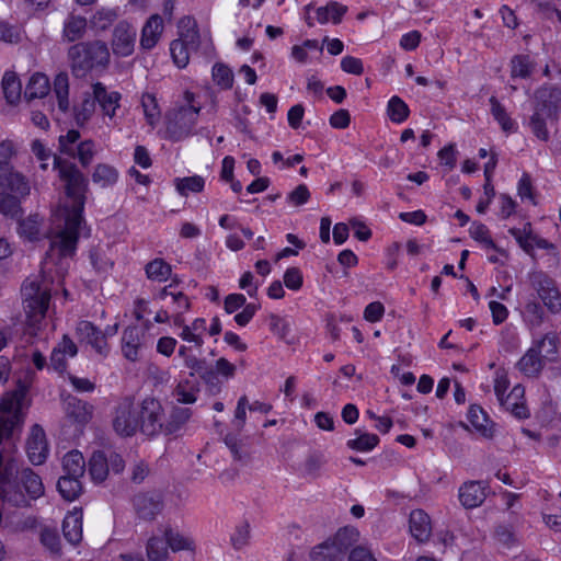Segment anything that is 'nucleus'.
<instances>
[{
	"label": "nucleus",
	"mask_w": 561,
	"mask_h": 561,
	"mask_svg": "<svg viewBox=\"0 0 561 561\" xmlns=\"http://www.w3.org/2000/svg\"><path fill=\"white\" fill-rule=\"evenodd\" d=\"M494 538L505 547H512L515 542L513 527L506 524H499L494 529Z\"/></svg>",
	"instance_id": "nucleus-57"
},
{
	"label": "nucleus",
	"mask_w": 561,
	"mask_h": 561,
	"mask_svg": "<svg viewBox=\"0 0 561 561\" xmlns=\"http://www.w3.org/2000/svg\"><path fill=\"white\" fill-rule=\"evenodd\" d=\"M191 415V409L174 405L169 414L168 420L163 423V433L167 435L178 433L190 420Z\"/></svg>",
	"instance_id": "nucleus-26"
},
{
	"label": "nucleus",
	"mask_w": 561,
	"mask_h": 561,
	"mask_svg": "<svg viewBox=\"0 0 561 561\" xmlns=\"http://www.w3.org/2000/svg\"><path fill=\"white\" fill-rule=\"evenodd\" d=\"M162 31V18L158 14L151 15L142 27L140 47L146 50L153 48L157 45Z\"/></svg>",
	"instance_id": "nucleus-19"
},
{
	"label": "nucleus",
	"mask_w": 561,
	"mask_h": 561,
	"mask_svg": "<svg viewBox=\"0 0 561 561\" xmlns=\"http://www.w3.org/2000/svg\"><path fill=\"white\" fill-rule=\"evenodd\" d=\"M67 57L76 78L85 77L96 67L105 68L110 62V50L102 41L80 42L69 47Z\"/></svg>",
	"instance_id": "nucleus-2"
},
{
	"label": "nucleus",
	"mask_w": 561,
	"mask_h": 561,
	"mask_svg": "<svg viewBox=\"0 0 561 561\" xmlns=\"http://www.w3.org/2000/svg\"><path fill=\"white\" fill-rule=\"evenodd\" d=\"M411 535L421 542L428 540L432 527L430 516L422 510H414L410 514Z\"/></svg>",
	"instance_id": "nucleus-20"
},
{
	"label": "nucleus",
	"mask_w": 561,
	"mask_h": 561,
	"mask_svg": "<svg viewBox=\"0 0 561 561\" xmlns=\"http://www.w3.org/2000/svg\"><path fill=\"white\" fill-rule=\"evenodd\" d=\"M164 537L168 547H170L173 551L191 549L192 541L187 538H184L179 533L173 531L172 529H167L164 531Z\"/></svg>",
	"instance_id": "nucleus-53"
},
{
	"label": "nucleus",
	"mask_w": 561,
	"mask_h": 561,
	"mask_svg": "<svg viewBox=\"0 0 561 561\" xmlns=\"http://www.w3.org/2000/svg\"><path fill=\"white\" fill-rule=\"evenodd\" d=\"M76 333L81 342L90 344L99 354L106 355L108 352L105 333L92 322L82 320L77 324Z\"/></svg>",
	"instance_id": "nucleus-14"
},
{
	"label": "nucleus",
	"mask_w": 561,
	"mask_h": 561,
	"mask_svg": "<svg viewBox=\"0 0 561 561\" xmlns=\"http://www.w3.org/2000/svg\"><path fill=\"white\" fill-rule=\"evenodd\" d=\"M213 78L216 84L222 89H230L233 84L232 70L220 62H217L213 67Z\"/></svg>",
	"instance_id": "nucleus-48"
},
{
	"label": "nucleus",
	"mask_w": 561,
	"mask_h": 561,
	"mask_svg": "<svg viewBox=\"0 0 561 561\" xmlns=\"http://www.w3.org/2000/svg\"><path fill=\"white\" fill-rule=\"evenodd\" d=\"M556 90L541 88L535 93L534 114L530 117L529 126L534 135L540 140H549L546 121L556 118L558 112Z\"/></svg>",
	"instance_id": "nucleus-5"
},
{
	"label": "nucleus",
	"mask_w": 561,
	"mask_h": 561,
	"mask_svg": "<svg viewBox=\"0 0 561 561\" xmlns=\"http://www.w3.org/2000/svg\"><path fill=\"white\" fill-rule=\"evenodd\" d=\"M19 221V233L21 236L26 237L30 240H33L38 234V220L37 216H30L26 219H20Z\"/></svg>",
	"instance_id": "nucleus-54"
},
{
	"label": "nucleus",
	"mask_w": 561,
	"mask_h": 561,
	"mask_svg": "<svg viewBox=\"0 0 561 561\" xmlns=\"http://www.w3.org/2000/svg\"><path fill=\"white\" fill-rule=\"evenodd\" d=\"M511 234L516 239L519 247L528 254L534 252V234L531 232H522L519 229H511Z\"/></svg>",
	"instance_id": "nucleus-62"
},
{
	"label": "nucleus",
	"mask_w": 561,
	"mask_h": 561,
	"mask_svg": "<svg viewBox=\"0 0 561 561\" xmlns=\"http://www.w3.org/2000/svg\"><path fill=\"white\" fill-rule=\"evenodd\" d=\"M136 28L126 21H121L113 30L112 49L116 56L127 57L133 54L136 41Z\"/></svg>",
	"instance_id": "nucleus-11"
},
{
	"label": "nucleus",
	"mask_w": 561,
	"mask_h": 561,
	"mask_svg": "<svg viewBox=\"0 0 561 561\" xmlns=\"http://www.w3.org/2000/svg\"><path fill=\"white\" fill-rule=\"evenodd\" d=\"M531 286L537 290L545 306L553 313L561 310V295L554 286V282L541 272L529 275Z\"/></svg>",
	"instance_id": "nucleus-10"
},
{
	"label": "nucleus",
	"mask_w": 561,
	"mask_h": 561,
	"mask_svg": "<svg viewBox=\"0 0 561 561\" xmlns=\"http://www.w3.org/2000/svg\"><path fill=\"white\" fill-rule=\"evenodd\" d=\"M191 47L186 46L180 41H172L170 45V53L174 64L179 68H184L188 64Z\"/></svg>",
	"instance_id": "nucleus-49"
},
{
	"label": "nucleus",
	"mask_w": 561,
	"mask_h": 561,
	"mask_svg": "<svg viewBox=\"0 0 561 561\" xmlns=\"http://www.w3.org/2000/svg\"><path fill=\"white\" fill-rule=\"evenodd\" d=\"M89 473L96 483L103 482L108 474L107 456L102 450L92 454L89 460Z\"/></svg>",
	"instance_id": "nucleus-30"
},
{
	"label": "nucleus",
	"mask_w": 561,
	"mask_h": 561,
	"mask_svg": "<svg viewBox=\"0 0 561 561\" xmlns=\"http://www.w3.org/2000/svg\"><path fill=\"white\" fill-rule=\"evenodd\" d=\"M22 198L10 192H0V214L11 219L20 220L24 214L21 206Z\"/></svg>",
	"instance_id": "nucleus-24"
},
{
	"label": "nucleus",
	"mask_w": 561,
	"mask_h": 561,
	"mask_svg": "<svg viewBox=\"0 0 561 561\" xmlns=\"http://www.w3.org/2000/svg\"><path fill=\"white\" fill-rule=\"evenodd\" d=\"M26 454L28 460L35 466L44 463L48 456L46 434L38 424L33 425L31 428V434L26 442Z\"/></svg>",
	"instance_id": "nucleus-13"
},
{
	"label": "nucleus",
	"mask_w": 561,
	"mask_h": 561,
	"mask_svg": "<svg viewBox=\"0 0 561 561\" xmlns=\"http://www.w3.org/2000/svg\"><path fill=\"white\" fill-rule=\"evenodd\" d=\"M80 478L67 474L59 478L57 488L65 500L73 501L79 496L82 490Z\"/></svg>",
	"instance_id": "nucleus-33"
},
{
	"label": "nucleus",
	"mask_w": 561,
	"mask_h": 561,
	"mask_svg": "<svg viewBox=\"0 0 561 561\" xmlns=\"http://www.w3.org/2000/svg\"><path fill=\"white\" fill-rule=\"evenodd\" d=\"M50 85L48 78L43 73H34L26 84L24 98L27 101L42 99L49 92Z\"/></svg>",
	"instance_id": "nucleus-27"
},
{
	"label": "nucleus",
	"mask_w": 561,
	"mask_h": 561,
	"mask_svg": "<svg viewBox=\"0 0 561 561\" xmlns=\"http://www.w3.org/2000/svg\"><path fill=\"white\" fill-rule=\"evenodd\" d=\"M2 90L5 100L10 104H15L21 98L22 85L14 71H5L2 81Z\"/></svg>",
	"instance_id": "nucleus-32"
},
{
	"label": "nucleus",
	"mask_w": 561,
	"mask_h": 561,
	"mask_svg": "<svg viewBox=\"0 0 561 561\" xmlns=\"http://www.w3.org/2000/svg\"><path fill=\"white\" fill-rule=\"evenodd\" d=\"M168 554V543L160 537H151L147 542L148 561H162Z\"/></svg>",
	"instance_id": "nucleus-45"
},
{
	"label": "nucleus",
	"mask_w": 561,
	"mask_h": 561,
	"mask_svg": "<svg viewBox=\"0 0 561 561\" xmlns=\"http://www.w3.org/2000/svg\"><path fill=\"white\" fill-rule=\"evenodd\" d=\"M284 284L291 290H298L302 286V274L298 267H289L284 274Z\"/></svg>",
	"instance_id": "nucleus-63"
},
{
	"label": "nucleus",
	"mask_w": 561,
	"mask_h": 561,
	"mask_svg": "<svg viewBox=\"0 0 561 561\" xmlns=\"http://www.w3.org/2000/svg\"><path fill=\"white\" fill-rule=\"evenodd\" d=\"M80 133L76 129L69 130L66 135L59 137V148L65 154L75 157V144L79 140Z\"/></svg>",
	"instance_id": "nucleus-55"
},
{
	"label": "nucleus",
	"mask_w": 561,
	"mask_h": 561,
	"mask_svg": "<svg viewBox=\"0 0 561 561\" xmlns=\"http://www.w3.org/2000/svg\"><path fill=\"white\" fill-rule=\"evenodd\" d=\"M250 525L248 522L239 524L230 537L231 545L234 549L240 550L249 543Z\"/></svg>",
	"instance_id": "nucleus-51"
},
{
	"label": "nucleus",
	"mask_w": 561,
	"mask_h": 561,
	"mask_svg": "<svg viewBox=\"0 0 561 561\" xmlns=\"http://www.w3.org/2000/svg\"><path fill=\"white\" fill-rule=\"evenodd\" d=\"M54 93L58 102V110L66 114L70 110L69 78L67 72H59L54 79Z\"/></svg>",
	"instance_id": "nucleus-29"
},
{
	"label": "nucleus",
	"mask_w": 561,
	"mask_h": 561,
	"mask_svg": "<svg viewBox=\"0 0 561 561\" xmlns=\"http://www.w3.org/2000/svg\"><path fill=\"white\" fill-rule=\"evenodd\" d=\"M87 32V19L79 15H70L64 24L62 35L68 42L81 39Z\"/></svg>",
	"instance_id": "nucleus-31"
},
{
	"label": "nucleus",
	"mask_w": 561,
	"mask_h": 561,
	"mask_svg": "<svg viewBox=\"0 0 561 561\" xmlns=\"http://www.w3.org/2000/svg\"><path fill=\"white\" fill-rule=\"evenodd\" d=\"M327 463V459L321 453L310 454L305 462V470L307 474L317 477L320 469Z\"/></svg>",
	"instance_id": "nucleus-58"
},
{
	"label": "nucleus",
	"mask_w": 561,
	"mask_h": 561,
	"mask_svg": "<svg viewBox=\"0 0 561 561\" xmlns=\"http://www.w3.org/2000/svg\"><path fill=\"white\" fill-rule=\"evenodd\" d=\"M93 94L101 106L104 115L114 117L116 108L119 106L121 94L116 91L107 92L105 85L96 82L92 85Z\"/></svg>",
	"instance_id": "nucleus-18"
},
{
	"label": "nucleus",
	"mask_w": 561,
	"mask_h": 561,
	"mask_svg": "<svg viewBox=\"0 0 561 561\" xmlns=\"http://www.w3.org/2000/svg\"><path fill=\"white\" fill-rule=\"evenodd\" d=\"M346 12V5L336 1H330L327 5L317 9V20L320 24H325L330 20L333 24H339Z\"/></svg>",
	"instance_id": "nucleus-28"
},
{
	"label": "nucleus",
	"mask_w": 561,
	"mask_h": 561,
	"mask_svg": "<svg viewBox=\"0 0 561 561\" xmlns=\"http://www.w3.org/2000/svg\"><path fill=\"white\" fill-rule=\"evenodd\" d=\"M468 421L481 436L488 439L493 438L495 424L489 419L486 412L480 405L472 404L469 408Z\"/></svg>",
	"instance_id": "nucleus-17"
},
{
	"label": "nucleus",
	"mask_w": 561,
	"mask_h": 561,
	"mask_svg": "<svg viewBox=\"0 0 561 561\" xmlns=\"http://www.w3.org/2000/svg\"><path fill=\"white\" fill-rule=\"evenodd\" d=\"M145 272L150 280L161 283L170 277L172 268L163 259H154L146 264Z\"/></svg>",
	"instance_id": "nucleus-35"
},
{
	"label": "nucleus",
	"mask_w": 561,
	"mask_h": 561,
	"mask_svg": "<svg viewBox=\"0 0 561 561\" xmlns=\"http://www.w3.org/2000/svg\"><path fill=\"white\" fill-rule=\"evenodd\" d=\"M225 444L230 449L234 460L245 461L249 458L248 450L236 435L228 434L225 437Z\"/></svg>",
	"instance_id": "nucleus-52"
},
{
	"label": "nucleus",
	"mask_w": 561,
	"mask_h": 561,
	"mask_svg": "<svg viewBox=\"0 0 561 561\" xmlns=\"http://www.w3.org/2000/svg\"><path fill=\"white\" fill-rule=\"evenodd\" d=\"M486 485L481 481H469L459 489V501L466 508L480 506L486 497Z\"/></svg>",
	"instance_id": "nucleus-16"
},
{
	"label": "nucleus",
	"mask_w": 561,
	"mask_h": 561,
	"mask_svg": "<svg viewBox=\"0 0 561 561\" xmlns=\"http://www.w3.org/2000/svg\"><path fill=\"white\" fill-rule=\"evenodd\" d=\"M64 537L71 543L78 545L82 539V513L70 512L62 522Z\"/></svg>",
	"instance_id": "nucleus-21"
},
{
	"label": "nucleus",
	"mask_w": 561,
	"mask_h": 561,
	"mask_svg": "<svg viewBox=\"0 0 561 561\" xmlns=\"http://www.w3.org/2000/svg\"><path fill=\"white\" fill-rule=\"evenodd\" d=\"M95 96L92 93H84L82 102L79 106H76L75 110V118L78 125H84L93 115L95 111Z\"/></svg>",
	"instance_id": "nucleus-40"
},
{
	"label": "nucleus",
	"mask_w": 561,
	"mask_h": 561,
	"mask_svg": "<svg viewBox=\"0 0 561 561\" xmlns=\"http://www.w3.org/2000/svg\"><path fill=\"white\" fill-rule=\"evenodd\" d=\"M41 542L53 553L60 551V539L56 530L45 528L41 533Z\"/></svg>",
	"instance_id": "nucleus-60"
},
{
	"label": "nucleus",
	"mask_w": 561,
	"mask_h": 561,
	"mask_svg": "<svg viewBox=\"0 0 561 561\" xmlns=\"http://www.w3.org/2000/svg\"><path fill=\"white\" fill-rule=\"evenodd\" d=\"M92 180L102 186L112 185L117 180V171L108 164H98L92 174Z\"/></svg>",
	"instance_id": "nucleus-46"
},
{
	"label": "nucleus",
	"mask_w": 561,
	"mask_h": 561,
	"mask_svg": "<svg viewBox=\"0 0 561 561\" xmlns=\"http://www.w3.org/2000/svg\"><path fill=\"white\" fill-rule=\"evenodd\" d=\"M359 534L355 528H341L337 533L317 545L310 552L312 561H344L347 552L358 541Z\"/></svg>",
	"instance_id": "nucleus-4"
},
{
	"label": "nucleus",
	"mask_w": 561,
	"mask_h": 561,
	"mask_svg": "<svg viewBox=\"0 0 561 561\" xmlns=\"http://www.w3.org/2000/svg\"><path fill=\"white\" fill-rule=\"evenodd\" d=\"M559 337L554 333H547L542 339L536 341L534 346L538 350L540 356L548 360H553L558 352Z\"/></svg>",
	"instance_id": "nucleus-37"
},
{
	"label": "nucleus",
	"mask_w": 561,
	"mask_h": 561,
	"mask_svg": "<svg viewBox=\"0 0 561 561\" xmlns=\"http://www.w3.org/2000/svg\"><path fill=\"white\" fill-rule=\"evenodd\" d=\"M117 19L114 9H100L90 19L91 26L95 30L105 31Z\"/></svg>",
	"instance_id": "nucleus-44"
},
{
	"label": "nucleus",
	"mask_w": 561,
	"mask_h": 561,
	"mask_svg": "<svg viewBox=\"0 0 561 561\" xmlns=\"http://www.w3.org/2000/svg\"><path fill=\"white\" fill-rule=\"evenodd\" d=\"M387 114L391 122L401 124L410 114L408 104L399 96H392L387 106Z\"/></svg>",
	"instance_id": "nucleus-41"
},
{
	"label": "nucleus",
	"mask_w": 561,
	"mask_h": 561,
	"mask_svg": "<svg viewBox=\"0 0 561 561\" xmlns=\"http://www.w3.org/2000/svg\"><path fill=\"white\" fill-rule=\"evenodd\" d=\"M93 408L85 401L69 397L66 405L67 415L78 424H87L92 417Z\"/></svg>",
	"instance_id": "nucleus-22"
},
{
	"label": "nucleus",
	"mask_w": 561,
	"mask_h": 561,
	"mask_svg": "<svg viewBox=\"0 0 561 561\" xmlns=\"http://www.w3.org/2000/svg\"><path fill=\"white\" fill-rule=\"evenodd\" d=\"M0 190L26 197L31 193V185L28 179L15 170L11 161H0Z\"/></svg>",
	"instance_id": "nucleus-9"
},
{
	"label": "nucleus",
	"mask_w": 561,
	"mask_h": 561,
	"mask_svg": "<svg viewBox=\"0 0 561 561\" xmlns=\"http://www.w3.org/2000/svg\"><path fill=\"white\" fill-rule=\"evenodd\" d=\"M491 114L494 119L501 125L502 129L506 133L515 130V123L506 113L505 107L499 102L495 96H491L490 100Z\"/></svg>",
	"instance_id": "nucleus-39"
},
{
	"label": "nucleus",
	"mask_w": 561,
	"mask_h": 561,
	"mask_svg": "<svg viewBox=\"0 0 561 561\" xmlns=\"http://www.w3.org/2000/svg\"><path fill=\"white\" fill-rule=\"evenodd\" d=\"M518 369L528 377H536L543 367V358L533 345L517 363Z\"/></svg>",
	"instance_id": "nucleus-23"
},
{
	"label": "nucleus",
	"mask_w": 561,
	"mask_h": 561,
	"mask_svg": "<svg viewBox=\"0 0 561 561\" xmlns=\"http://www.w3.org/2000/svg\"><path fill=\"white\" fill-rule=\"evenodd\" d=\"M270 330L279 339H285L288 334L289 327L286 320L275 313L268 316Z\"/></svg>",
	"instance_id": "nucleus-61"
},
{
	"label": "nucleus",
	"mask_w": 561,
	"mask_h": 561,
	"mask_svg": "<svg viewBox=\"0 0 561 561\" xmlns=\"http://www.w3.org/2000/svg\"><path fill=\"white\" fill-rule=\"evenodd\" d=\"M138 411L140 431L144 434L153 436L163 432L164 413L159 400L150 397L144 399Z\"/></svg>",
	"instance_id": "nucleus-8"
},
{
	"label": "nucleus",
	"mask_w": 561,
	"mask_h": 561,
	"mask_svg": "<svg viewBox=\"0 0 561 561\" xmlns=\"http://www.w3.org/2000/svg\"><path fill=\"white\" fill-rule=\"evenodd\" d=\"M179 35L176 41L182 42L192 49H196L199 42V34L196 28V22L191 16H183L179 21Z\"/></svg>",
	"instance_id": "nucleus-25"
},
{
	"label": "nucleus",
	"mask_w": 561,
	"mask_h": 561,
	"mask_svg": "<svg viewBox=\"0 0 561 561\" xmlns=\"http://www.w3.org/2000/svg\"><path fill=\"white\" fill-rule=\"evenodd\" d=\"M62 468L67 476L82 477L85 468L82 454L78 450L67 453L62 458Z\"/></svg>",
	"instance_id": "nucleus-34"
},
{
	"label": "nucleus",
	"mask_w": 561,
	"mask_h": 561,
	"mask_svg": "<svg viewBox=\"0 0 561 561\" xmlns=\"http://www.w3.org/2000/svg\"><path fill=\"white\" fill-rule=\"evenodd\" d=\"M347 554L348 561H377L373 552L364 546H353Z\"/></svg>",
	"instance_id": "nucleus-64"
},
{
	"label": "nucleus",
	"mask_w": 561,
	"mask_h": 561,
	"mask_svg": "<svg viewBox=\"0 0 561 561\" xmlns=\"http://www.w3.org/2000/svg\"><path fill=\"white\" fill-rule=\"evenodd\" d=\"M198 389L188 381L180 382L173 390V397L179 403L192 404L196 401Z\"/></svg>",
	"instance_id": "nucleus-47"
},
{
	"label": "nucleus",
	"mask_w": 561,
	"mask_h": 561,
	"mask_svg": "<svg viewBox=\"0 0 561 561\" xmlns=\"http://www.w3.org/2000/svg\"><path fill=\"white\" fill-rule=\"evenodd\" d=\"M470 236L488 249L497 250L496 244L490 237L489 229L481 222H473L470 227Z\"/></svg>",
	"instance_id": "nucleus-50"
},
{
	"label": "nucleus",
	"mask_w": 561,
	"mask_h": 561,
	"mask_svg": "<svg viewBox=\"0 0 561 561\" xmlns=\"http://www.w3.org/2000/svg\"><path fill=\"white\" fill-rule=\"evenodd\" d=\"M113 428L124 437L133 436L140 430L139 411L131 397L124 398L115 408Z\"/></svg>",
	"instance_id": "nucleus-7"
},
{
	"label": "nucleus",
	"mask_w": 561,
	"mask_h": 561,
	"mask_svg": "<svg viewBox=\"0 0 561 561\" xmlns=\"http://www.w3.org/2000/svg\"><path fill=\"white\" fill-rule=\"evenodd\" d=\"M355 434L358 435L355 439H350L346 446L356 451H370L379 444V437L376 434L362 433L356 430Z\"/></svg>",
	"instance_id": "nucleus-38"
},
{
	"label": "nucleus",
	"mask_w": 561,
	"mask_h": 561,
	"mask_svg": "<svg viewBox=\"0 0 561 561\" xmlns=\"http://www.w3.org/2000/svg\"><path fill=\"white\" fill-rule=\"evenodd\" d=\"M145 332L140 328L127 327L122 335V353L130 362L140 359V352L144 346Z\"/></svg>",
	"instance_id": "nucleus-15"
},
{
	"label": "nucleus",
	"mask_w": 561,
	"mask_h": 561,
	"mask_svg": "<svg viewBox=\"0 0 561 561\" xmlns=\"http://www.w3.org/2000/svg\"><path fill=\"white\" fill-rule=\"evenodd\" d=\"M137 516L144 520H153L163 510V499L158 492L138 493L133 499Z\"/></svg>",
	"instance_id": "nucleus-12"
},
{
	"label": "nucleus",
	"mask_w": 561,
	"mask_h": 561,
	"mask_svg": "<svg viewBox=\"0 0 561 561\" xmlns=\"http://www.w3.org/2000/svg\"><path fill=\"white\" fill-rule=\"evenodd\" d=\"M141 106L148 124L153 127L161 116L156 96L151 93H144L141 96Z\"/></svg>",
	"instance_id": "nucleus-43"
},
{
	"label": "nucleus",
	"mask_w": 561,
	"mask_h": 561,
	"mask_svg": "<svg viewBox=\"0 0 561 561\" xmlns=\"http://www.w3.org/2000/svg\"><path fill=\"white\" fill-rule=\"evenodd\" d=\"M186 105L181 106L170 117L167 124L168 137L173 141L188 137L196 125L201 111L199 106L193 104L194 94L190 91L184 93Z\"/></svg>",
	"instance_id": "nucleus-6"
},
{
	"label": "nucleus",
	"mask_w": 561,
	"mask_h": 561,
	"mask_svg": "<svg viewBox=\"0 0 561 561\" xmlns=\"http://www.w3.org/2000/svg\"><path fill=\"white\" fill-rule=\"evenodd\" d=\"M21 294L27 323L35 327L42 321L48 309L50 300L49 285L39 280L38 276L28 277L22 285Z\"/></svg>",
	"instance_id": "nucleus-3"
},
{
	"label": "nucleus",
	"mask_w": 561,
	"mask_h": 561,
	"mask_svg": "<svg viewBox=\"0 0 561 561\" xmlns=\"http://www.w3.org/2000/svg\"><path fill=\"white\" fill-rule=\"evenodd\" d=\"M535 69L534 62L527 55H516L511 60L512 78H529Z\"/></svg>",
	"instance_id": "nucleus-36"
},
{
	"label": "nucleus",
	"mask_w": 561,
	"mask_h": 561,
	"mask_svg": "<svg viewBox=\"0 0 561 561\" xmlns=\"http://www.w3.org/2000/svg\"><path fill=\"white\" fill-rule=\"evenodd\" d=\"M175 188L182 196H187L188 193H199L204 190L205 180L199 175L188 178H176L174 180Z\"/></svg>",
	"instance_id": "nucleus-42"
},
{
	"label": "nucleus",
	"mask_w": 561,
	"mask_h": 561,
	"mask_svg": "<svg viewBox=\"0 0 561 561\" xmlns=\"http://www.w3.org/2000/svg\"><path fill=\"white\" fill-rule=\"evenodd\" d=\"M76 156L82 167H88L94 157V142L92 140H84L77 146L75 150Z\"/></svg>",
	"instance_id": "nucleus-56"
},
{
	"label": "nucleus",
	"mask_w": 561,
	"mask_h": 561,
	"mask_svg": "<svg viewBox=\"0 0 561 561\" xmlns=\"http://www.w3.org/2000/svg\"><path fill=\"white\" fill-rule=\"evenodd\" d=\"M55 169L65 182L66 194L72 199V206L67 210L65 228L51 240L46 254V262L55 257H67L75 254L79 239V229L83 222V208L88 180L77 165L58 157L54 158Z\"/></svg>",
	"instance_id": "nucleus-1"
},
{
	"label": "nucleus",
	"mask_w": 561,
	"mask_h": 561,
	"mask_svg": "<svg viewBox=\"0 0 561 561\" xmlns=\"http://www.w3.org/2000/svg\"><path fill=\"white\" fill-rule=\"evenodd\" d=\"M526 321L531 327H539L543 320V310L537 302H528L524 312Z\"/></svg>",
	"instance_id": "nucleus-59"
}]
</instances>
